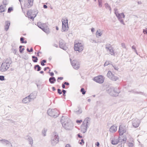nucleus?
Returning <instances> with one entry per match:
<instances>
[{"label": "nucleus", "mask_w": 147, "mask_h": 147, "mask_svg": "<svg viewBox=\"0 0 147 147\" xmlns=\"http://www.w3.org/2000/svg\"><path fill=\"white\" fill-rule=\"evenodd\" d=\"M119 137L118 139L114 138L111 141V143L113 145L117 144L120 142Z\"/></svg>", "instance_id": "obj_16"}, {"label": "nucleus", "mask_w": 147, "mask_h": 147, "mask_svg": "<svg viewBox=\"0 0 147 147\" xmlns=\"http://www.w3.org/2000/svg\"><path fill=\"white\" fill-rule=\"evenodd\" d=\"M49 73H50V75L51 76H54V74L53 72H49Z\"/></svg>", "instance_id": "obj_62"}, {"label": "nucleus", "mask_w": 147, "mask_h": 147, "mask_svg": "<svg viewBox=\"0 0 147 147\" xmlns=\"http://www.w3.org/2000/svg\"><path fill=\"white\" fill-rule=\"evenodd\" d=\"M90 41L91 42H94V43H96L97 42L96 41V40H93V39H90Z\"/></svg>", "instance_id": "obj_56"}, {"label": "nucleus", "mask_w": 147, "mask_h": 147, "mask_svg": "<svg viewBox=\"0 0 147 147\" xmlns=\"http://www.w3.org/2000/svg\"><path fill=\"white\" fill-rule=\"evenodd\" d=\"M80 91L81 92H82V93L83 95H84L86 94V91L84 88H82Z\"/></svg>", "instance_id": "obj_42"}, {"label": "nucleus", "mask_w": 147, "mask_h": 147, "mask_svg": "<svg viewBox=\"0 0 147 147\" xmlns=\"http://www.w3.org/2000/svg\"><path fill=\"white\" fill-rule=\"evenodd\" d=\"M110 61H106L105 64H104V66H106L108 65H109L110 64Z\"/></svg>", "instance_id": "obj_46"}, {"label": "nucleus", "mask_w": 147, "mask_h": 147, "mask_svg": "<svg viewBox=\"0 0 147 147\" xmlns=\"http://www.w3.org/2000/svg\"><path fill=\"white\" fill-rule=\"evenodd\" d=\"M117 126L115 125L111 126L109 129V131L111 132L114 133L117 131Z\"/></svg>", "instance_id": "obj_18"}, {"label": "nucleus", "mask_w": 147, "mask_h": 147, "mask_svg": "<svg viewBox=\"0 0 147 147\" xmlns=\"http://www.w3.org/2000/svg\"><path fill=\"white\" fill-rule=\"evenodd\" d=\"M94 81L99 84L102 83L104 81V78L103 76L99 75L98 76L95 77L93 79Z\"/></svg>", "instance_id": "obj_7"}, {"label": "nucleus", "mask_w": 147, "mask_h": 147, "mask_svg": "<svg viewBox=\"0 0 147 147\" xmlns=\"http://www.w3.org/2000/svg\"><path fill=\"white\" fill-rule=\"evenodd\" d=\"M118 16H117V18L118 20L121 23L124 25L125 24L123 22V20L122 19V18H124L125 17L124 14L123 13H122L119 14H118Z\"/></svg>", "instance_id": "obj_10"}, {"label": "nucleus", "mask_w": 147, "mask_h": 147, "mask_svg": "<svg viewBox=\"0 0 147 147\" xmlns=\"http://www.w3.org/2000/svg\"><path fill=\"white\" fill-rule=\"evenodd\" d=\"M13 10V8L12 7H9L8 10V12L10 13L11 11Z\"/></svg>", "instance_id": "obj_49"}, {"label": "nucleus", "mask_w": 147, "mask_h": 147, "mask_svg": "<svg viewBox=\"0 0 147 147\" xmlns=\"http://www.w3.org/2000/svg\"><path fill=\"white\" fill-rule=\"evenodd\" d=\"M63 21L62 20V24H65L66 25H68V20L67 18H65V19H63Z\"/></svg>", "instance_id": "obj_29"}, {"label": "nucleus", "mask_w": 147, "mask_h": 147, "mask_svg": "<svg viewBox=\"0 0 147 147\" xmlns=\"http://www.w3.org/2000/svg\"><path fill=\"white\" fill-rule=\"evenodd\" d=\"M111 80L113 81H116L119 79L118 77L115 76L114 74H113L110 79Z\"/></svg>", "instance_id": "obj_28"}, {"label": "nucleus", "mask_w": 147, "mask_h": 147, "mask_svg": "<svg viewBox=\"0 0 147 147\" xmlns=\"http://www.w3.org/2000/svg\"><path fill=\"white\" fill-rule=\"evenodd\" d=\"M10 24V22L9 21H7L5 22L4 27L6 31H7L8 30Z\"/></svg>", "instance_id": "obj_21"}, {"label": "nucleus", "mask_w": 147, "mask_h": 147, "mask_svg": "<svg viewBox=\"0 0 147 147\" xmlns=\"http://www.w3.org/2000/svg\"><path fill=\"white\" fill-rule=\"evenodd\" d=\"M37 25L39 28H41L42 30V29H43V28H44L43 25L40 22H38L37 23Z\"/></svg>", "instance_id": "obj_33"}, {"label": "nucleus", "mask_w": 147, "mask_h": 147, "mask_svg": "<svg viewBox=\"0 0 147 147\" xmlns=\"http://www.w3.org/2000/svg\"><path fill=\"white\" fill-rule=\"evenodd\" d=\"M133 92L134 93H136L137 94H141V95H144V92H137V91H133Z\"/></svg>", "instance_id": "obj_43"}, {"label": "nucleus", "mask_w": 147, "mask_h": 147, "mask_svg": "<svg viewBox=\"0 0 147 147\" xmlns=\"http://www.w3.org/2000/svg\"><path fill=\"white\" fill-rule=\"evenodd\" d=\"M63 79V77H58L57 80V81L58 82H59V81L58 80H62Z\"/></svg>", "instance_id": "obj_57"}, {"label": "nucleus", "mask_w": 147, "mask_h": 147, "mask_svg": "<svg viewBox=\"0 0 147 147\" xmlns=\"http://www.w3.org/2000/svg\"><path fill=\"white\" fill-rule=\"evenodd\" d=\"M30 101H31L30 99V98L28 96L26 97L22 100V102L24 103H28Z\"/></svg>", "instance_id": "obj_23"}, {"label": "nucleus", "mask_w": 147, "mask_h": 147, "mask_svg": "<svg viewBox=\"0 0 147 147\" xmlns=\"http://www.w3.org/2000/svg\"><path fill=\"white\" fill-rule=\"evenodd\" d=\"M107 92L109 94L112 96H114V88L112 87H111L107 90Z\"/></svg>", "instance_id": "obj_14"}, {"label": "nucleus", "mask_w": 147, "mask_h": 147, "mask_svg": "<svg viewBox=\"0 0 147 147\" xmlns=\"http://www.w3.org/2000/svg\"><path fill=\"white\" fill-rule=\"evenodd\" d=\"M9 68V67L7 65L6 63H3L0 67V71L2 72H4L7 70Z\"/></svg>", "instance_id": "obj_13"}, {"label": "nucleus", "mask_w": 147, "mask_h": 147, "mask_svg": "<svg viewBox=\"0 0 147 147\" xmlns=\"http://www.w3.org/2000/svg\"><path fill=\"white\" fill-rule=\"evenodd\" d=\"M59 47L64 50H66L68 48L65 45V42L62 39L59 40Z\"/></svg>", "instance_id": "obj_9"}, {"label": "nucleus", "mask_w": 147, "mask_h": 147, "mask_svg": "<svg viewBox=\"0 0 147 147\" xmlns=\"http://www.w3.org/2000/svg\"><path fill=\"white\" fill-rule=\"evenodd\" d=\"M62 87L63 88H65V85L63 83L62 84Z\"/></svg>", "instance_id": "obj_64"}, {"label": "nucleus", "mask_w": 147, "mask_h": 147, "mask_svg": "<svg viewBox=\"0 0 147 147\" xmlns=\"http://www.w3.org/2000/svg\"><path fill=\"white\" fill-rule=\"evenodd\" d=\"M37 68V69L36 70L37 71H40L41 69V68L38 65H35L34 66V69L35 70H36V69Z\"/></svg>", "instance_id": "obj_30"}, {"label": "nucleus", "mask_w": 147, "mask_h": 147, "mask_svg": "<svg viewBox=\"0 0 147 147\" xmlns=\"http://www.w3.org/2000/svg\"><path fill=\"white\" fill-rule=\"evenodd\" d=\"M74 112L77 114H80L82 112V110L81 109H79L78 110L74 111Z\"/></svg>", "instance_id": "obj_34"}, {"label": "nucleus", "mask_w": 147, "mask_h": 147, "mask_svg": "<svg viewBox=\"0 0 147 147\" xmlns=\"http://www.w3.org/2000/svg\"><path fill=\"white\" fill-rule=\"evenodd\" d=\"M68 25H66L65 24H62V32H65L66 30H68Z\"/></svg>", "instance_id": "obj_27"}, {"label": "nucleus", "mask_w": 147, "mask_h": 147, "mask_svg": "<svg viewBox=\"0 0 147 147\" xmlns=\"http://www.w3.org/2000/svg\"><path fill=\"white\" fill-rule=\"evenodd\" d=\"M62 92H63V96H65V93H66V91L64 90H62Z\"/></svg>", "instance_id": "obj_54"}, {"label": "nucleus", "mask_w": 147, "mask_h": 147, "mask_svg": "<svg viewBox=\"0 0 147 147\" xmlns=\"http://www.w3.org/2000/svg\"><path fill=\"white\" fill-rule=\"evenodd\" d=\"M25 138L29 142V144L32 145L33 144V140L32 137L30 136H26Z\"/></svg>", "instance_id": "obj_17"}, {"label": "nucleus", "mask_w": 147, "mask_h": 147, "mask_svg": "<svg viewBox=\"0 0 147 147\" xmlns=\"http://www.w3.org/2000/svg\"><path fill=\"white\" fill-rule=\"evenodd\" d=\"M120 92V90L119 88H114V96H118Z\"/></svg>", "instance_id": "obj_19"}, {"label": "nucleus", "mask_w": 147, "mask_h": 147, "mask_svg": "<svg viewBox=\"0 0 147 147\" xmlns=\"http://www.w3.org/2000/svg\"><path fill=\"white\" fill-rule=\"evenodd\" d=\"M121 45L123 48H124L125 49L126 48V47H125V44L124 43H122L121 44Z\"/></svg>", "instance_id": "obj_55"}, {"label": "nucleus", "mask_w": 147, "mask_h": 147, "mask_svg": "<svg viewBox=\"0 0 147 147\" xmlns=\"http://www.w3.org/2000/svg\"><path fill=\"white\" fill-rule=\"evenodd\" d=\"M49 81L50 83L54 84L56 80L55 77H52L49 78Z\"/></svg>", "instance_id": "obj_25"}, {"label": "nucleus", "mask_w": 147, "mask_h": 147, "mask_svg": "<svg viewBox=\"0 0 147 147\" xmlns=\"http://www.w3.org/2000/svg\"><path fill=\"white\" fill-rule=\"evenodd\" d=\"M113 74L112 73L111 71H109L107 74V76L108 78H109V79H110Z\"/></svg>", "instance_id": "obj_35"}, {"label": "nucleus", "mask_w": 147, "mask_h": 147, "mask_svg": "<svg viewBox=\"0 0 147 147\" xmlns=\"http://www.w3.org/2000/svg\"><path fill=\"white\" fill-rule=\"evenodd\" d=\"M4 77L3 76H0V80L1 81H3L4 80Z\"/></svg>", "instance_id": "obj_53"}, {"label": "nucleus", "mask_w": 147, "mask_h": 147, "mask_svg": "<svg viewBox=\"0 0 147 147\" xmlns=\"http://www.w3.org/2000/svg\"><path fill=\"white\" fill-rule=\"evenodd\" d=\"M128 146L129 147H133L134 144L132 143L129 142L128 143Z\"/></svg>", "instance_id": "obj_50"}, {"label": "nucleus", "mask_w": 147, "mask_h": 147, "mask_svg": "<svg viewBox=\"0 0 147 147\" xmlns=\"http://www.w3.org/2000/svg\"><path fill=\"white\" fill-rule=\"evenodd\" d=\"M59 137L57 133L56 132H53L51 139V145L53 146H55L59 142Z\"/></svg>", "instance_id": "obj_2"}, {"label": "nucleus", "mask_w": 147, "mask_h": 147, "mask_svg": "<svg viewBox=\"0 0 147 147\" xmlns=\"http://www.w3.org/2000/svg\"><path fill=\"white\" fill-rule=\"evenodd\" d=\"M89 121V118L88 117L86 118L84 120L81 125V131L84 133L86 131L88 127V124Z\"/></svg>", "instance_id": "obj_5"}, {"label": "nucleus", "mask_w": 147, "mask_h": 147, "mask_svg": "<svg viewBox=\"0 0 147 147\" xmlns=\"http://www.w3.org/2000/svg\"><path fill=\"white\" fill-rule=\"evenodd\" d=\"M98 5L100 7L102 6V0H98Z\"/></svg>", "instance_id": "obj_38"}, {"label": "nucleus", "mask_w": 147, "mask_h": 147, "mask_svg": "<svg viewBox=\"0 0 147 147\" xmlns=\"http://www.w3.org/2000/svg\"><path fill=\"white\" fill-rule=\"evenodd\" d=\"M84 48V45L82 43L78 42L74 44V50L76 51L81 52L83 50Z\"/></svg>", "instance_id": "obj_6"}, {"label": "nucleus", "mask_w": 147, "mask_h": 147, "mask_svg": "<svg viewBox=\"0 0 147 147\" xmlns=\"http://www.w3.org/2000/svg\"><path fill=\"white\" fill-rule=\"evenodd\" d=\"M143 32L144 34H147V30H146L145 29L143 30Z\"/></svg>", "instance_id": "obj_63"}, {"label": "nucleus", "mask_w": 147, "mask_h": 147, "mask_svg": "<svg viewBox=\"0 0 147 147\" xmlns=\"http://www.w3.org/2000/svg\"><path fill=\"white\" fill-rule=\"evenodd\" d=\"M19 1L20 2V4H21V7H22V11H23V8H22V2L23 1V0H19Z\"/></svg>", "instance_id": "obj_59"}, {"label": "nucleus", "mask_w": 147, "mask_h": 147, "mask_svg": "<svg viewBox=\"0 0 147 147\" xmlns=\"http://www.w3.org/2000/svg\"><path fill=\"white\" fill-rule=\"evenodd\" d=\"M112 65L115 69L117 70H118L119 69V68L116 65H113V64H112Z\"/></svg>", "instance_id": "obj_45"}, {"label": "nucleus", "mask_w": 147, "mask_h": 147, "mask_svg": "<svg viewBox=\"0 0 147 147\" xmlns=\"http://www.w3.org/2000/svg\"><path fill=\"white\" fill-rule=\"evenodd\" d=\"M63 83H64V84H65V85H66L67 86H69V83L68 82H63Z\"/></svg>", "instance_id": "obj_61"}, {"label": "nucleus", "mask_w": 147, "mask_h": 147, "mask_svg": "<svg viewBox=\"0 0 147 147\" xmlns=\"http://www.w3.org/2000/svg\"><path fill=\"white\" fill-rule=\"evenodd\" d=\"M96 34V35H98L99 36H100L102 34L101 32H99L98 30L97 31Z\"/></svg>", "instance_id": "obj_52"}, {"label": "nucleus", "mask_w": 147, "mask_h": 147, "mask_svg": "<svg viewBox=\"0 0 147 147\" xmlns=\"http://www.w3.org/2000/svg\"><path fill=\"white\" fill-rule=\"evenodd\" d=\"M27 51L29 52H32L33 51V49L32 47H31L30 49L29 50L28 48H27Z\"/></svg>", "instance_id": "obj_48"}, {"label": "nucleus", "mask_w": 147, "mask_h": 147, "mask_svg": "<svg viewBox=\"0 0 147 147\" xmlns=\"http://www.w3.org/2000/svg\"><path fill=\"white\" fill-rule=\"evenodd\" d=\"M127 139L126 138H124L122 140H121L120 142L122 143L123 145H124V144L126 142Z\"/></svg>", "instance_id": "obj_39"}, {"label": "nucleus", "mask_w": 147, "mask_h": 147, "mask_svg": "<svg viewBox=\"0 0 147 147\" xmlns=\"http://www.w3.org/2000/svg\"><path fill=\"white\" fill-rule=\"evenodd\" d=\"M110 47H112V46L110 44H108L106 45L105 48L106 49H109Z\"/></svg>", "instance_id": "obj_47"}, {"label": "nucleus", "mask_w": 147, "mask_h": 147, "mask_svg": "<svg viewBox=\"0 0 147 147\" xmlns=\"http://www.w3.org/2000/svg\"><path fill=\"white\" fill-rule=\"evenodd\" d=\"M24 47V46L20 45L19 47V48L20 49L19 50V51L20 53H22V52L24 50V48H22V47Z\"/></svg>", "instance_id": "obj_37"}, {"label": "nucleus", "mask_w": 147, "mask_h": 147, "mask_svg": "<svg viewBox=\"0 0 147 147\" xmlns=\"http://www.w3.org/2000/svg\"><path fill=\"white\" fill-rule=\"evenodd\" d=\"M48 114L51 117L55 118L57 117L59 114V111L56 109H49L47 111Z\"/></svg>", "instance_id": "obj_4"}, {"label": "nucleus", "mask_w": 147, "mask_h": 147, "mask_svg": "<svg viewBox=\"0 0 147 147\" xmlns=\"http://www.w3.org/2000/svg\"><path fill=\"white\" fill-rule=\"evenodd\" d=\"M127 128L126 125H120L119 130V132L120 135H122L127 131Z\"/></svg>", "instance_id": "obj_8"}, {"label": "nucleus", "mask_w": 147, "mask_h": 147, "mask_svg": "<svg viewBox=\"0 0 147 147\" xmlns=\"http://www.w3.org/2000/svg\"><path fill=\"white\" fill-rule=\"evenodd\" d=\"M63 117L61 120L63 127L67 130H71L72 129L74 126L73 124L69 119L67 118L65 121L63 119Z\"/></svg>", "instance_id": "obj_1"}, {"label": "nucleus", "mask_w": 147, "mask_h": 147, "mask_svg": "<svg viewBox=\"0 0 147 147\" xmlns=\"http://www.w3.org/2000/svg\"><path fill=\"white\" fill-rule=\"evenodd\" d=\"M36 93H32L28 96L30 98V99L31 101L36 98Z\"/></svg>", "instance_id": "obj_20"}, {"label": "nucleus", "mask_w": 147, "mask_h": 147, "mask_svg": "<svg viewBox=\"0 0 147 147\" xmlns=\"http://www.w3.org/2000/svg\"><path fill=\"white\" fill-rule=\"evenodd\" d=\"M6 8V6L5 5H2L0 6V11L2 12L5 11Z\"/></svg>", "instance_id": "obj_24"}, {"label": "nucleus", "mask_w": 147, "mask_h": 147, "mask_svg": "<svg viewBox=\"0 0 147 147\" xmlns=\"http://www.w3.org/2000/svg\"><path fill=\"white\" fill-rule=\"evenodd\" d=\"M38 11L36 9L30 10L28 11L27 12V15L28 18L33 20L38 13Z\"/></svg>", "instance_id": "obj_3"}, {"label": "nucleus", "mask_w": 147, "mask_h": 147, "mask_svg": "<svg viewBox=\"0 0 147 147\" xmlns=\"http://www.w3.org/2000/svg\"><path fill=\"white\" fill-rule=\"evenodd\" d=\"M109 49H106L107 51H109L110 52V54L112 55H114L115 53L114 52L113 48L112 47H110Z\"/></svg>", "instance_id": "obj_22"}, {"label": "nucleus", "mask_w": 147, "mask_h": 147, "mask_svg": "<svg viewBox=\"0 0 147 147\" xmlns=\"http://www.w3.org/2000/svg\"><path fill=\"white\" fill-rule=\"evenodd\" d=\"M47 131V130L45 129H43L42 131V134L44 136H46V132Z\"/></svg>", "instance_id": "obj_40"}, {"label": "nucleus", "mask_w": 147, "mask_h": 147, "mask_svg": "<svg viewBox=\"0 0 147 147\" xmlns=\"http://www.w3.org/2000/svg\"><path fill=\"white\" fill-rule=\"evenodd\" d=\"M57 93L59 94H61L62 93V92L61 91L60 89L58 88L57 89Z\"/></svg>", "instance_id": "obj_51"}, {"label": "nucleus", "mask_w": 147, "mask_h": 147, "mask_svg": "<svg viewBox=\"0 0 147 147\" xmlns=\"http://www.w3.org/2000/svg\"><path fill=\"white\" fill-rule=\"evenodd\" d=\"M34 0H28V3L26 5V7L30 8L33 5Z\"/></svg>", "instance_id": "obj_15"}, {"label": "nucleus", "mask_w": 147, "mask_h": 147, "mask_svg": "<svg viewBox=\"0 0 147 147\" xmlns=\"http://www.w3.org/2000/svg\"><path fill=\"white\" fill-rule=\"evenodd\" d=\"M71 65L73 68L76 69L77 70L79 68L80 66L79 63L76 60H73L71 62Z\"/></svg>", "instance_id": "obj_12"}, {"label": "nucleus", "mask_w": 147, "mask_h": 147, "mask_svg": "<svg viewBox=\"0 0 147 147\" xmlns=\"http://www.w3.org/2000/svg\"><path fill=\"white\" fill-rule=\"evenodd\" d=\"M32 61L33 62L36 63L37 62L38 58L34 56H32Z\"/></svg>", "instance_id": "obj_32"}, {"label": "nucleus", "mask_w": 147, "mask_h": 147, "mask_svg": "<svg viewBox=\"0 0 147 147\" xmlns=\"http://www.w3.org/2000/svg\"><path fill=\"white\" fill-rule=\"evenodd\" d=\"M11 59L9 58L7 59L5 61L3 62V63H6L7 65H8V66L9 67L10 64L11 63Z\"/></svg>", "instance_id": "obj_26"}, {"label": "nucleus", "mask_w": 147, "mask_h": 147, "mask_svg": "<svg viewBox=\"0 0 147 147\" xmlns=\"http://www.w3.org/2000/svg\"><path fill=\"white\" fill-rule=\"evenodd\" d=\"M140 121L139 119H133L132 121V125L134 127H137L139 125Z\"/></svg>", "instance_id": "obj_11"}, {"label": "nucleus", "mask_w": 147, "mask_h": 147, "mask_svg": "<svg viewBox=\"0 0 147 147\" xmlns=\"http://www.w3.org/2000/svg\"><path fill=\"white\" fill-rule=\"evenodd\" d=\"M25 38L23 37L22 36L20 38V42L22 43H26L27 41L26 40L24 41Z\"/></svg>", "instance_id": "obj_31"}, {"label": "nucleus", "mask_w": 147, "mask_h": 147, "mask_svg": "<svg viewBox=\"0 0 147 147\" xmlns=\"http://www.w3.org/2000/svg\"><path fill=\"white\" fill-rule=\"evenodd\" d=\"M42 30L47 34H48L50 33V31L48 28H46L44 27L43 29H42Z\"/></svg>", "instance_id": "obj_36"}, {"label": "nucleus", "mask_w": 147, "mask_h": 147, "mask_svg": "<svg viewBox=\"0 0 147 147\" xmlns=\"http://www.w3.org/2000/svg\"><path fill=\"white\" fill-rule=\"evenodd\" d=\"M79 143L81 145H82V144H84V140L83 139H81V142H80Z\"/></svg>", "instance_id": "obj_58"}, {"label": "nucleus", "mask_w": 147, "mask_h": 147, "mask_svg": "<svg viewBox=\"0 0 147 147\" xmlns=\"http://www.w3.org/2000/svg\"><path fill=\"white\" fill-rule=\"evenodd\" d=\"M47 61L46 60H43L41 62V65L42 66H44L45 65V63H46Z\"/></svg>", "instance_id": "obj_44"}, {"label": "nucleus", "mask_w": 147, "mask_h": 147, "mask_svg": "<svg viewBox=\"0 0 147 147\" xmlns=\"http://www.w3.org/2000/svg\"><path fill=\"white\" fill-rule=\"evenodd\" d=\"M105 5L106 8H108L110 11L111 10V8L108 3H105Z\"/></svg>", "instance_id": "obj_41"}, {"label": "nucleus", "mask_w": 147, "mask_h": 147, "mask_svg": "<svg viewBox=\"0 0 147 147\" xmlns=\"http://www.w3.org/2000/svg\"><path fill=\"white\" fill-rule=\"evenodd\" d=\"M82 120H77L76 121V122L77 123H80L81 122H82Z\"/></svg>", "instance_id": "obj_60"}]
</instances>
